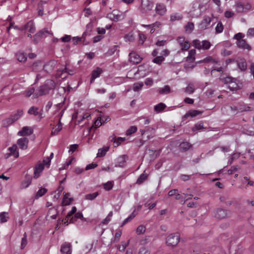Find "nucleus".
Returning <instances> with one entry per match:
<instances>
[{"instance_id":"obj_12","label":"nucleus","mask_w":254,"mask_h":254,"mask_svg":"<svg viewBox=\"0 0 254 254\" xmlns=\"http://www.w3.org/2000/svg\"><path fill=\"white\" fill-rule=\"evenodd\" d=\"M56 64V61H50L43 66V69L47 72H50L54 69Z\"/></svg>"},{"instance_id":"obj_16","label":"nucleus","mask_w":254,"mask_h":254,"mask_svg":"<svg viewBox=\"0 0 254 254\" xmlns=\"http://www.w3.org/2000/svg\"><path fill=\"white\" fill-rule=\"evenodd\" d=\"M102 72L103 70L100 67H97L96 69L93 70L92 72V76L90 82L92 83L94 80L96 78L98 77Z\"/></svg>"},{"instance_id":"obj_23","label":"nucleus","mask_w":254,"mask_h":254,"mask_svg":"<svg viewBox=\"0 0 254 254\" xmlns=\"http://www.w3.org/2000/svg\"><path fill=\"white\" fill-rule=\"evenodd\" d=\"M195 50H191L189 52V55L186 58V61L188 62H192L195 60L194 55H195Z\"/></svg>"},{"instance_id":"obj_36","label":"nucleus","mask_w":254,"mask_h":254,"mask_svg":"<svg viewBox=\"0 0 254 254\" xmlns=\"http://www.w3.org/2000/svg\"><path fill=\"white\" fill-rule=\"evenodd\" d=\"M201 112L200 111H198L197 110H192L190 111L189 112H188L186 115L185 116H190L191 117H194L196 116L201 114Z\"/></svg>"},{"instance_id":"obj_19","label":"nucleus","mask_w":254,"mask_h":254,"mask_svg":"<svg viewBox=\"0 0 254 254\" xmlns=\"http://www.w3.org/2000/svg\"><path fill=\"white\" fill-rule=\"evenodd\" d=\"M238 65L239 68L242 71H245L247 68V64L244 59H240L238 61Z\"/></svg>"},{"instance_id":"obj_5","label":"nucleus","mask_w":254,"mask_h":254,"mask_svg":"<svg viewBox=\"0 0 254 254\" xmlns=\"http://www.w3.org/2000/svg\"><path fill=\"white\" fill-rule=\"evenodd\" d=\"M177 41L182 51H187L190 47V43L184 37H178Z\"/></svg>"},{"instance_id":"obj_27","label":"nucleus","mask_w":254,"mask_h":254,"mask_svg":"<svg viewBox=\"0 0 254 254\" xmlns=\"http://www.w3.org/2000/svg\"><path fill=\"white\" fill-rule=\"evenodd\" d=\"M62 125L60 121L58 125L52 131L51 134L53 135L57 134L62 130Z\"/></svg>"},{"instance_id":"obj_3","label":"nucleus","mask_w":254,"mask_h":254,"mask_svg":"<svg viewBox=\"0 0 254 254\" xmlns=\"http://www.w3.org/2000/svg\"><path fill=\"white\" fill-rule=\"evenodd\" d=\"M180 241V237L178 234H172L166 239V243L169 246H174L178 244Z\"/></svg>"},{"instance_id":"obj_1","label":"nucleus","mask_w":254,"mask_h":254,"mask_svg":"<svg viewBox=\"0 0 254 254\" xmlns=\"http://www.w3.org/2000/svg\"><path fill=\"white\" fill-rule=\"evenodd\" d=\"M55 85L56 84L53 80L47 81L46 84L40 86L38 92L34 94L35 98L48 94L50 90L54 89Z\"/></svg>"},{"instance_id":"obj_56","label":"nucleus","mask_w":254,"mask_h":254,"mask_svg":"<svg viewBox=\"0 0 254 254\" xmlns=\"http://www.w3.org/2000/svg\"><path fill=\"white\" fill-rule=\"evenodd\" d=\"M34 87H30L25 91L24 94L26 97H29L34 93Z\"/></svg>"},{"instance_id":"obj_53","label":"nucleus","mask_w":254,"mask_h":254,"mask_svg":"<svg viewBox=\"0 0 254 254\" xmlns=\"http://www.w3.org/2000/svg\"><path fill=\"white\" fill-rule=\"evenodd\" d=\"M244 5L243 3L238 2L236 3L237 10L239 12H242L244 11Z\"/></svg>"},{"instance_id":"obj_41","label":"nucleus","mask_w":254,"mask_h":254,"mask_svg":"<svg viewBox=\"0 0 254 254\" xmlns=\"http://www.w3.org/2000/svg\"><path fill=\"white\" fill-rule=\"evenodd\" d=\"M194 91V87L193 84L190 83L185 89V92L188 94H192Z\"/></svg>"},{"instance_id":"obj_11","label":"nucleus","mask_w":254,"mask_h":254,"mask_svg":"<svg viewBox=\"0 0 254 254\" xmlns=\"http://www.w3.org/2000/svg\"><path fill=\"white\" fill-rule=\"evenodd\" d=\"M44 169V165L42 164H38L36 165L35 167V171L34 173V177L35 178H38L41 173L42 172Z\"/></svg>"},{"instance_id":"obj_14","label":"nucleus","mask_w":254,"mask_h":254,"mask_svg":"<svg viewBox=\"0 0 254 254\" xmlns=\"http://www.w3.org/2000/svg\"><path fill=\"white\" fill-rule=\"evenodd\" d=\"M127 159V156L126 155H124L120 156L118 158V161L115 165V167H123L126 164Z\"/></svg>"},{"instance_id":"obj_8","label":"nucleus","mask_w":254,"mask_h":254,"mask_svg":"<svg viewBox=\"0 0 254 254\" xmlns=\"http://www.w3.org/2000/svg\"><path fill=\"white\" fill-rule=\"evenodd\" d=\"M61 251L62 254H71V249L70 244L65 242L62 245Z\"/></svg>"},{"instance_id":"obj_24","label":"nucleus","mask_w":254,"mask_h":254,"mask_svg":"<svg viewBox=\"0 0 254 254\" xmlns=\"http://www.w3.org/2000/svg\"><path fill=\"white\" fill-rule=\"evenodd\" d=\"M46 34L49 35H52V33L51 31H49L47 28H44L40 31H39L38 33L35 34V37L41 36L42 37L45 36Z\"/></svg>"},{"instance_id":"obj_54","label":"nucleus","mask_w":254,"mask_h":254,"mask_svg":"<svg viewBox=\"0 0 254 254\" xmlns=\"http://www.w3.org/2000/svg\"><path fill=\"white\" fill-rule=\"evenodd\" d=\"M202 50H207L210 47L211 44L209 41L207 40H203L202 41Z\"/></svg>"},{"instance_id":"obj_37","label":"nucleus","mask_w":254,"mask_h":254,"mask_svg":"<svg viewBox=\"0 0 254 254\" xmlns=\"http://www.w3.org/2000/svg\"><path fill=\"white\" fill-rule=\"evenodd\" d=\"M143 86V82H137L133 84V90L134 91L136 92L140 90Z\"/></svg>"},{"instance_id":"obj_50","label":"nucleus","mask_w":254,"mask_h":254,"mask_svg":"<svg viewBox=\"0 0 254 254\" xmlns=\"http://www.w3.org/2000/svg\"><path fill=\"white\" fill-rule=\"evenodd\" d=\"M223 30V25L221 22H219L215 28V31L217 33H220Z\"/></svg>"},{"instance_id":"obj_29","label":"nucleus","mask_w":254,"mask_h":254,"mask_svg":"<svg viewBox=\"0 0 254 254\" xmlns=\"http://www.w3.org/2000/svg\"><path fill=\"white\" fill-rule=\"evenodd\" d=\"M228 88L232 91L237 90L239 89V86L236 82V80L234 79L232 82L230 83L228 85Z\"/></svg>"},{"instance_id":"obj_2","label":"nucleus","mask_w":254,"mask_h":254,"mask_svg":"<svg viewBox=\"0 0 254 254\" xmlns=\"http://www.w3.org/2000/svg\"><path fill=\"white\" fill-rule=\"evenodd\" d=\"M214 17L213 14H211L210 16L205 15L203 16L202 20L198 25L199 28L201 30L208 29L210 27L211 22Z\"/></svg>"},{"instance_id":"obj_21","label":"nucleus","mask_w":254,"mask_h":254,"mask_svg":"<svg viewBox=\"0 0 254 254\" xmlns=\"http://www.w3.org/2000/svg\"><path fill=\"white\" fill-rule=\"evenodd\" d=\"M32 178L30 176H26L25 179L21 183V188L26 189L27 188L31 183Z\"/></svg>"},{"instance_id":"obj_45","label":"nucleus","mask_w":254,"mask_h":254,"mask_svg":"<svg viewBox=\"0 0 254 254\" xmlns=\"http://www.w3.org/2000/svg\"><path fill=\"white\" fill-rule=\"evenodd\" d=\"M164 60L165 58L163 56H157L153 60V62L158 64H161Z\"/></svg>"},{"instance_id":"obj_60","label":"nucleus","mask_w":254,"mask_h":254,"mask_svg":"<svg viewBox=\"0 0 254 254\" xmlns=\"http://www.w3.org/2000/svg\"><path fill=\"white\" fill-rule=\"evenodd\" d=\"M89 117H90V115L88 113H85L82 116L77 115V118L78 119V122L79 123L81 122L83 119H87Z\"/></svg>"},{"instance_id":"obj_34","label":"nucleus","mask_w":254,"mask_h":254,"mask_svg":"<svg viewBox=\"0 0 254 254\" xmlns=\"http://www.w3.org/2000/svg\"><path fill=\"white\" fill-rule=\"evenodd\" d=\"M15 121L14 120L12 117L10 116L9 118H8L3 121V124L5 126H8L11 125Z\"/></svg>"},{"instance_id":"obj_35","label":"nucleus","mask_w":254,"mask_h":254,"mask_svg":"<svg viewBox=\"0 0 254 254\" xmlns=\"http://www.w3.org/2000/svg\"><path fill=\"white\" fill-rule=\"evenodd\" d=\"M191 145L189 143L187 142H182L180 145V148L184 151L188 150L191 147Z\"/></svg>"},{"instance_id":"obj_63","label":"nucleus","mask_w":254,"mask_h":254,"mask_svg":"<svg viewBox=\"0 0 254 254\" xmlns=\"http://www.w3.org/2000/svg\"><path fill=\"white\" fill-rule=\"evenodd\" d=\"M244 36L242 33H238L234 35V39L239 41L240 40H243V39L242 38H244Z\"/></svg>"},{"instance_id":"obj_13","label":"nucleus","mask_w":254,"mask_h":254,"mask_svg":"<svg viewBox=\"0 0 254 254\" xmlns=\"http://www.w3.org/2000/svg\"><path fill=\"white\" fill-rule=\"evenodd\" d=\"M237 45L239 48L244 50H247L248 51H250L251 50V47L247 43L245 40L237 41Z\"/></svg>"},{"instance_id":"obj_26","label":"nucleus","mask_w":254,"mask_h":254,"mask_svg":"<svg viewBox=\"0 0 254 254\" xmlns=\"http://www.w3.org/2000/svg\"><path fill=\"white\" fill-rule=\"evenodd\" d=\"M9 218L8 213L2 212L0 213V223H4L7 221Z\"/></svg>"},{"instance_id":"obj_9","label":"nucleus","mask_w":254,"mask_h":254,"mask_svg":"<svg viewBox=\"0 0 254 254\" xmlns=\"http://www.w3.org/2000/svg\"><path fill=\"white\" fill-rule=\"evenodd\" d=\"M29 140L27 138L23 137L17 140V144L19 147L23 150L27 149Z\"/></svg>"},{"instance_id":"obj_25","label":"nucleus","mask_w":254,"mask_h":254,"mask_svg":"<svg viewBox=\"0 0 254 254\" xmlns=\"http://www.w3.org/2000/svg\"><path fill=\"white\" fill-rule=\"evenodd\" d=\"M185 31L187 33L190 34L194 29V24L192 22H189L185 26Z\"/></svg>"},{"instance_id":"obj_47","label":"nucleus","mask_w":254,"mask_h":254,"mask_svg":"<svg viewBox=\"0 0 254 254\" xmlns=\"http://www.w3.org/2000/svg\"><path fill=\"white\" fill-rule=\"evenodd\" d=\"M47 191V189H46L45 188L40 189L36 193V197L38 198L39 197L43 196L44 194H45L46 193Z\"/></svg>"},{"instance_id":"obj_44","label":"nucleus","mask_w":254,"mask_h":254,"mask_svg":"<svg viewBox=\"0 0 254 254\" xmlns=\"http://www.w3.org/2000/svg\"><path fill=\"white\" fill-rule=\"evenodd\" d=\"M137 214V213L135 212V210H134L133 212L127 218H126L124 221L123 222V225L126 224L128 222L132 220Z\"/></svg>"},{"instance_id":"obj_42","label":"nucleus","mask_w":254,"mask_h":254,"mask_svg":"<svg viewBox=\"0 0 254 254\" xmlns=\"http://www.w3.org/2000/svg\"><path fill=\"white\" fill-rule=\"evenodd\" d=\"M23 115V111L21 110H18L17 112L14 115L11 116L13 118L15 121H17Z\"/></svg>"},{"instance_id":"obj_15","label":"nucleus","mask_w":254,"mask_h":254,"mask_svg":"<svg viewBox=\"0 0 254 254\" xmlns=\"http://www.w3.org/2000/svg\"><path fill=\"white\" fill-rule=\"evenodd\" d=\"M155 9L156 12L160 15H164L166 12V8L164 4L157 3Z\"/></svg>"},{"instance_id":"obj_48","label":"nucleus","mask_w":254,"mask_h":254,"mask_svg":"<svg viewBox=\"0 0 254 254\" xmlns=\"http://www.w3.org/2000/svg\"><path fill=\"white\" fill-rule=\"evenodd\" d=\"M228 196L227 195H223L220 197V200L221 202H223L227 205H231L232 203V200H227Z\"/></svg>"},{"instance_id":"obj_62","label":"nucleus","mask_w":254,"mask_h":254,"mask_svg":"<svg viewBox=\"0 0 254 254\" xmlns=\"http://www.w3.org/2000/svg\"><path fill=\"white\" fill-rule=\"evenodd\" d=\"M203 128V124L200 123L199 124H196L195 126L192 127V131H194L197 130H200Z\"/></svg>"},{"instance_id":"obj_40","label":"nucleus","mask_w":254,"mask_h":254,"mask_svg":"<svg viewBox=\"0 0 254 254\" xmlns=\"http://www.w3.org/2000/svg\"><path fill=\"white\" fill-rule=\"evenodd\" d=\"M170 92V88L169 86H165L162 88H160L159 90V93L161 94H168Z\"/></svg>"},{"instance_id":"obj_57","label":"nucleus","mask_w":254,"mask_h":254,"mask_svg":"<svg viewBox=\"0 0 254 254\" xmlns=\"http://www.w3.org/2000/svg\"><path fill=\"white\" fill-rule=\"evenodd\" d=\"M139 39H138V44H143L146 39V37L145 35L142 33H139L138 35Z\"/></svg>"},{"instance_id":"obj_52","label":"nucleus","mask_w":254,"mask_h":254,"mask_svg":"<svg viewBox=\"0 0 254 254\" xmlns=\"http://www.w3.org/2000/svg\"><path fill=\"white\" fill-rule=\"evenodd\" d=\"M150 251L149 249L145 247H142L139 249L138 254H150Z\"/></svg>"},{"instance_id":"obj_7","label":"nucleus","mask_w":254,"mask_h":254,"mask_svg":"<svg viewBox=\"0 0 254 254\" xmlns=\"http://www.w3.org/2000/svg\"><path fill=\"white\" fill-rule=\"evenodd\" d=\"M129 61L133 64H137L142 60V58L135 52L130 53L129 55Z\"/></svg>"},{"instance_id":"obj_10","label":"nucleus","mask_w":254,"mask_h":254,"mask_svg":"<svg viewBox=\"0 0 254 254\" xmlns=\"http://www.w3.org/2000/svg\"><path fill=\"white\" fill-rule=\"evenodd\" d=\"M33 133V130L28 127H24L18 132L19 136H24L30 135Z\"/></svg>"},{"instance_id":"obj_59","label":"nucleus","mask_w":254,"mask_h":254,"mask_svg":"<svg viewBox=\"0 0 254 254\" xmlns=\"http://www.w3.org/2000/svg\"><path fill=\"white\" fill-rule=\"evenodd\" d=\"M147 178L146 175L142 174L140 175L139 177L138 178L136 183L138 184H141Z\"/></svg>"},{"instance_id":"obj_55","label":"nucleus","mask_w":254,"mask_h":254,"mask_svg":"<svg viewBox=\"0 0 254 254\" xmlns=\"http://www.w3.org/2000/svg\"><path fill=\"white\" fill-rule=\"evenodd\" d=\"M104 189L106 190H109L113 187V184L112 182H108L107 183L104 184L103 185Z\"/></svg>"},{"instance_id":"obj_58","label":"nucleus","mask_w":254,"mask_h":254,"mask_svg":"<svg viewBox=\"0 0 254 254\" xmlns=\"http://www.w3.org/2000/svg\"><path fill=\"white\" fill-rule=\"evenodd\" d=\"M27 243V237L26 233L24 234L23 237L22 238L21 242V248L22 249L25 248Z\"/></svg>"},{"instance_id":"obj_20","label":"nucleus","mask_w":254,"mask_h":254,"mask_svg":"<svg viewBox=\"0 0 254 254\" xmlns=\"http://www.w3.org/2000/svg\"><path fill=\"white\" fill-rule=\"evenodd\" d=\"M161 25V24L160 22L157 21V22H154L153 24H149V25L142 24V26L150 29V33H154V27H156L157 28H159V27H160Z\"/></svg>"},{"instance_id":"obj_22","label":"nucleus","mask_w":254,"mask_h":254,"mask_svg":"<svg viewBox=\"0 0 254 254\" xmlns=\"http://www.w3.org/2000/svg\"><path fill=\"white\" fill-rule=\"evenodd\" d=\"M10 151V155H13L15 158L19 156V153L17 151V147L16 145L14 144L11 147L9 148Z\"/></svg>"},{"instance_id":"obj_4","label":"nucleus","mask_w":254,"mask_h":254,"mask_svg":"<svg viewBox=\"0 0 254 254\" xmlns=\"http://www.w3.org/2000/svg\"><path fill=\"white\" fill-rule=\"evenodd\" d=\"M153 6V3L149 0H142L140 10L143 13H146L151 10Z\"/></svg>"},{"instance_id":"obj_30","label":"nucleus","mask_w":254,"mask_h":254,"mask_svg":"<svg viewBox=\"0 0 254 254\" xmlns=\"http://www.w3.org/2000/svg\"><path fill=\"white\" fill-rule=\"evenodd\" d=\"M166 105L164 103H160L154 106V110L157 113H159L163 111L165 108Z\"/></svg>"},{"instance_id":"obj_39","label":"nucleus","mask_w":254,"mask_h":254,"mask_svg":"<svg viewBox=\"0 0 254 254\" xmlns=\"http://www.w3.org/2000/svg\"><path fill=\"white\" fill-rule=\"evenodd\" d=\"M183 18V16L182 14L179 13H175L171 15L170 19L172 21H174L176 20H181Z\"/></svg>"},{"instance_id":"obj_64","label":"nucleus","mask_w":254,"mask_h":254,"mask_svg":"<svg viewBox=\"0 0 254 254\" xmlns=\"http://www.w3.org/2000/svg\"><path fill=\"white\" fill-rule=\"evenodd\" d=\"M125 38L126 39V41H127H127L132 42V41H134V37L133 36V35L131 34H128L127 35L125 36Z\"/></svg>"},{"instance_id":"obj_46","label":"nucleus","mask_w":254,"mask_h":254,"mask_svg":"<svg viewBox=\"0 0 254 254\" xmlns=\"http://www.w3.org/2000/svg\"><path fill=\"white\" fill-rule=\"evenodd\" d=\"M137 131V127L135 126L130 127L126 132L127 135H130L132 133L135 132Z\"/></svg>"},{"instance_id":"obj_38","label":"nucleus","mask_w":254,"mask_h":254,"mask_svg":"<svg viewBox=\"0 0 254 254\" xmlns=\"http://www.w3.org/2000/svg\"><path fill=\"white\" fill-rule=\"evenodd\" d=\"M17 59L20 62L26 61L27 58L26 56L22 53H17L16 55Z\"/></svg>"},{"instance_id":"obj_51","label":"nucleus","mask_w":254,"mask_h":254,"mask_svg":"<svg viewBox=\"0 0 254 254\" xmlns=\"http://www.w3.org/2000/svg\"><path fill=\"white\" fill-rule=\"evenodd\" d=\"M128 244L129 241H128L127 243L122 242V245H118L117 246V248L120 251H124L127 247L128 245Z\"/></svg>"},{"instance_id":"obj_43","label":"nucleus","mask_w":254,"mask_h":254,"mask_svg":"<svg viewBox=\"0 0 254 254\" xmlns=\"http://www.w3.org/2000/svg\"><path fill=\"white\" fill-rule=\"evenodd\" d=\"M98 195V192H95L92 194H88L85 196V198L87 200H93Z\"/></svg>"},{"instance_id":"obj_28","label":"nucleus","mask_w":254,"mask_h":254,"mask_svg":"<svg viewBox=\"0 0 254 254\" xmlns=\"http://www.w3.org/2000/svg\"><path fill=\"white\" fill-rule=\"evenodd\" d=\"M109 147H105L102 148H100L98 150V153L97 154V157H102L104 156L106 152L109 150Z\"/></svg>"},{"instance_id":"obj_49","label":"nucleus","mask_w":254,"mask_h":254,"mask_svg":"<svg viewBox=\"0 0 254 254\" xmlns=\"http://www.w3.org/2000/svg\"><path fill=\"white\" fill-rule=\"evenodd\" d=\"M65 73L64 68L63 70H57L56 76L58 77L65 78L66 77V75H64Z\"/></svg>"},{"instance_id":"obj_6","label":"nucleus","mask_w":254,"mask_h":254,"mask_svg":"<svg viewBox=\"0 0 254 254\" xmlns=\"http://www.w3.org/2000/svg\"><path fill=\"white\" fill-rule=\"evenodd\" d=\"M230 212L223 209H218L215 213V217L218 219H224L228 217Z\"/></svg>"},{"instance_id":"obj_31","label":"nucleus","mask_w":254,"mask_h":254,"mask_svg":"<svg viewBox=\"0 0 254 254\" xmlns=\"http://www.w3.org/2000/svg\"><path fill=\"white\" fill-rule=\"evenodd\" d=\"M28 113L30 115H34L37 116L39 114L38 108L32 106L28 110Z\"/></svg>"},{"instance_id":"obj_32","label":"nucleus","mask_w":254,"mask_h":254,"mask_svg":"<svg viewBox=\"0 0 254 254\" xmlns=\"http://www.w3.org/2000/svg\"><path fill=\"white\" fill-rule=\"evenodd\" d=\"M192 43L195 48L199 50L202 49V41H200L198 40H194L193 41Z\"/></svg>"},{"instance_id":"obj_17","label":"nucleus","mask_w":254,"mask_h":254,"mask_svg":"<svg viewBox=\"0 0 254 254\" xmlns=\"http://www.w3.org/2000/svg\"><path fill=\"white\" fill-rule=\"evenodd\" d=\"M23 29L27 30L29 32L33 33L35 31V28L33 22L32 21H29L26 24H25Z\"/></svg>"},{"instance_id":"obj_18","label":"nucleus","mask_w":254,"mask_h":254,"mask_svg":"<svg viewBox=\"0 0 254 254\" xmlns=\"http://www.w3.org/2000/svg\"><path fill=\"white\" fill-rule=\"evenodd\" d=\"M70 196L69 193H65L64 194L63 200L62 201V205H67L70 204L71 201L73 200L72 198L69 197Z\"/></svg>"},{"instance_id":"obj_33","label":"nucleus","mask_w":254,"mask_h":254,"mask_svg":"<svg viewBox=\"0 0 254 254\" xmlns=\"http://www.w3.org/2000/svg\"><path fill=\"white\" fill-rule=\"evenodd\" d=\"M125 140V137H118L117 140L113 137L111 139V141L114 140V145L115 147H117L120 144L121 142L124 141Z\"/></svg>"},{"instance_id":"obj_61","label":"nucleus","mask_w":254,"mask_h":254,"mask_svg":"<svg viewBox=\"0 0 254 254\" xmlns=\"http://www.w3.org/2000/svg\"><path fill=\"white\" fill-rule=\"evenodd\" d=\"M145 231V228L143 225L139 226L136 229V233L137 234H141L143 233Z\"/></svg>"}]
</instances>
